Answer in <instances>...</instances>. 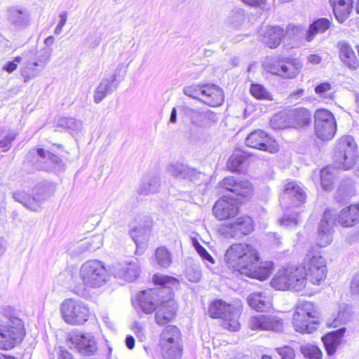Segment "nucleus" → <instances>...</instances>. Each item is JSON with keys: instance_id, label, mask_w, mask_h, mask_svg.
<instances>
[{"instance_id": "obj_5", "label": "nucleus", "mask_w": 359, "mask_h": 359, "mask_svg": "<svg viewBox=\"0 0 359 359\" xmlns=\"http://www.w3.org/2000/svg\"><path fill=\"white\" fill-rule=\"evenodd\" d=\"M291 323L294 330L300 334H311L320 323L318 306L311 301L298 302L293 308Z\"/></svg>"}, {"instance_id": "obj_55", "label": "nucleus", "mask_w": 359, "mask_h": 359, "mask_svg": "<svg viewBox=\"0 0 359 359\" xmlns=\"http://www.w3.org/2000/svg\"><path fill=\"white\" fill-rule=\"evenodd\" d=\"M54 41V37L53 36H50L45 39L44 43L46 46H50L53 43Z\"/></svg>"}, {"instance_id": "obj_12", "label": "nucleus", "mask_w": 359, "mask_h": 359, "mask_svg": "<svg viewBox=\"0 0 359 359\" xmlns=\"http://www.w3.org/2000/svg\"><path fill=\"white\" fill-rule=\"evenodd\" d=\"M245 144L250 148L272 154L278 153L280 148L275 137L262 129L250 132L245 138Z\"/></svg>"}, {"instance_id": "obj_35", "label": "nucleus", "mask_w": 359, "mask_h": 359, "mask_svg": "<svg viewBox=\"0 0 359 359\" xmlns=\"http://www.w3.org/2000/svg\"><path fill=\"white\" fill-rule=\"evenodd\" d=\"M152 283L154 285L160 286L164 290L167 287H170L179 284L177 278L167 275L155 273L152 277Z\"/></svg>"}, {"instance_id": "obj_33", "label": "nucleus", "mask_w": 359, "mask_h": 359, "mask_svg": "<svg viewBox=\"0 0 359 359\" xmlns=\"http://www.w3.org/2000/svg\"><path fill=\"white\" fill-rule=\"evenodd\" d=\"M269 124L274 130L291 128L290 111H280L274 114L269 120Z\"/></svg>"}, {"instance_id": "obj_4", "label": "nucleus", "mask_w": 359, "mask_h": 359, "mask_svg": "<svg viewBox=\"0 0 359 359\" xmlns=\"http://www.w3.org/2000/svg\"><path fill=\"white\" fill-rule=\"evenodd\" d=\"M330 224L346 229L352 228L359 224V202L344 207L337 217H334L332 209L327 208L324 211L318 235V245L321 248L328 245L332 242L331 235L325 231L326 227Z\"/></svg>"}, {"instance_id": "obj_23", "label": "nucleus", "mask_w": 359, "mask_h": 359, "mask_svg": "<svg viewBox=\"0 0 359 359\" xmlns=\"http://www.w3.org/2000/svg\"><path fill=\"white\" fill-rule=\"evenodd\" d=\"M227 227L230 229L232 236L236 235L247 236L250 234L255 229V222L252 217L248 215H242L231 220Z\"/></svg>"}, {"instance_id": "obj_39", "label": "nucleus", "mask_w": 359, "mask_h": 359, "mask_svg": "<svg viewBox=\"0 0 359 359\" xmlns=\"http://www.w3.org/2000/svg\"><path fill=\"white\" fill-rule=\"evenodd\" d=\"M155 259L157 263L163 267H167L172 263L171 253L165 246L156 248Z\"/></svg>"}, {"instance_id": "obj_24", "label": "nucleus", "mask_w": 359, "mask_h": 359, "mask_svg": "<svg viewBox=\"0 0 359 359\" xmlns=\"http://www.w3.org/2000/svg\"><path fill=\"white\" fill-rule=\"evenodd\" d=\"M337 47L339 50V57L343 64L350 69H357L359 67V60L351 45L346 41H340Z\"/></svg>"}, {"instance_id": "obj_60", "label": "nucleus", "mask_w": 359, "mask_h": 359, "mask_svg": "<svg viewBox=\"0 0 359 359\" xmlns=\"http://www.w3.org/2000/svg\"><path fill=\"white\" fill-rule=\"evenodd\" d=\"M262 359H272V356L269 355L264 354L262 356Z\"/></svg>"}, {"instance_id": "obj_62", "label": "nucleus", "mask_w": 359, "mask_h": 359, "mask_svg": "<svg viewBox=\"0 0 359 359\" xmlns=\"http://www.w3.org/2000/svg\"><path fill=\"white\" fill-rule=\"evenodd\" d=\"M34 66H37L38 63L37 62H34Z\"/></svg>"}, {"instance_id": "obj_10", "label": "nucleus", "mask_w": 359, "mask_h": 359, "mask_svg": "<svg viewBox=\"0 0 359 359\" xmlns=\"http://www.w3.org/2000/svg\"><path fill=\"white\" fill-rule=\"evenodd\" d=\"M167 291L156 287H149L139 291L132 300L136 309L145 314H152L164 299Z\"/></svg>"}, {"instance_id": "obj_51", "label": "nucleus", "mask_w": 359, "mask_h": 359, "mask_svg": "<svg viewBox=\"0 0 359 359\" xmlns=\"http://www.w3.org/2000/svg\"><path fill=\"white\" fill-rule=\"evenodd\" d=\"M307 60L312 65H318L322 61V57L318 54H311L307 57Z\"/></svg>"}, {"instance_id": "obj_57", "label": "nucleus", "mask_w": 359, "mask_h": 359, "mask_svg": "<svg viewBox=\"0 0 359 359\" xmlns=\"http://www.w3.org/2000/svg\"><path fill=\"white\" fill-rule=\"evenodd\" d=\"M304 92V90L302 89V88H300V89H298L295 91H293L291 95H293V96H296V95H302Z\"/></svg>"}, {"instance_id": "obj_40", "label": "nucleus", "mask_w": 359, "mask_h": 359, "mask_svg": "<svg viewBox=\"0 0 359 359\" xmlns=\"http://www.w3.org/2000/svg\"><path fill=\"white\" fill-rule=\"evenodd\" d=\"M301 353L306 359H323V353L321 349L315 344H306L300 348Z\"/></svg>"}, {"instance_id": "obj_25", "label": "nucleus", "mask_w": 359, "mask_h": 359, "mask_svg": "<svg viewBox=\"0 0 359 359\" xmlns=\"http://www.w3.org/2000/svg\"><path fill=\"white\" fill-rule=\"evenodd\" d=\"M248 306L257 312H262L273 304L272 298L264 292H253L246 299Z\"/></svg>"}, {"instance_id": "obj_16", "label": "nucleus", "mask_w": 359, "mask_h": 359, "mask_svg": "<svg viewBox=\"0 0 359 359\" xmlns=\"http://www.w3.org/2000/svg\"><path fill=\"white\" fill-rule=\"evenodd\" d=\"M219 193H237L239 200H248L253 194V187L248 180H239L233 176L222 178L217 184Z\"/></svg>"}, {"instance_id": "obj_36", "label": "nucleus", "mask_w": 359, "mask_h": 359, "mask_svg": "<svg viewBox=\"0 0 359 359\" xmlns=\"http://www.w3.org/2000/svg\"><path fill=\"white\" fill-rule=\"evenodd\" d=\"M314 91L320 97L325 100H333L334 99V93L331 83L324 81L317 84L314 88Z\"/></svg>"}, {"instance_id": "obj_18", "label": "nucleus", "mask_w": 359, "mask_h": 359, "mask_svg": "<svg viewBox=\"0 0 359 359\" xmlns=\"http://www.w3.org/2000/svg\"><path fill=\"white\" fill-rule=\"evenodd\" d=\"M254 154L243 148L234 149L226 163V168L232 173H241L253 162Z\"/></svg>"}, {"instance_id": "obj_26", "label": "nucleus", "mask_w": 359, "mask_h": 359, "mask_svg": "<svg viewBox=\"0 0 359 359\" xmlns=\"http://www.w3.org/2000/svg\"><path fill=\"white\" fill-rule=\"evenodd\" d=\"M346 328L341 327L335 331L330 332L322 337L325 349L328 355H332L337 352L338 346L341 344Z\"/></svg>"}, {"instance_id": "obj_41", "label": "nucleus", "mask_w": 359, "mask_h": 359, "mask_svg": "<svg viewBox=\"0 0 359 359\" xmlns=\"http://www.w3.org/2000/svg\"><path fill=\"white\" fill-rule=\"evenodd\" d=\"M111 81L107 80L99 84L94 94V100L96 103L100 102L111 90Z\"/></svg>"}, {"instance_id": "obj_15", "label": "nucleus", "mask_w": 359, "mask_h": 359, "mask_svg": "<svg viewBox=\"0 0 359 359\" xmlns=\"http://www.w3.org/2000/svg\"><path fill=\"white\" fill-rule=\"evenodd\" d=\"M302 67V62L297 57H280L269 65L268 71L282 78L293 79L299 75Z\"/></svg>"}, {"instance_id": "obj_61", "label": "nucleus", "mask_w": 359, "mask_h": 359, "mask_svg": "<svg viewBox=\"0 0 359 359\" xmlns=\"http://www.w3.org/2000/svg\"><path fill=\"white\" fill-rule=\"evenodd\" d=\"M355 8H356L357 13H359V0H357Z\"/></svg>"}, {"instance_id": "obj_47", "label": "nucleus", "mask_w": 359, "mask_h": 359, "mask_svg": "<svg viewBox=\"0 0 359 359\" xmlns=\"http://www.w3.org/2000/svg\"><path fill=\"white\" fill-rule=\"evenodd\" d=\"M14 137L11 136H7L0 140V148L1 149V151H8L10 149Z\"/></svg>"}, {"instance_id": "obj_14", "label": "nucleus", "mask_w": 359, "mask_h": 359, "mask_svg": "<svg viewBox=\"0 0 359 359\" xmlns=\"http://www.w3.org/2000/svg\"><path fill=\"white\" fill-rule=\"evenodd\" d=\"M178 310L179 305L175 299V292L172 290H169L164 299L154 312L156 323L159 326L168 325V323L176 318Z\"/></svg>"}, {"instance_id": "obj_8", "label": "nucleus", "mask_w": 359, "mask_h": 359, "mask_svg": "<svg viewBox=\"0 0 359 359\" xmlns=\"http://www.w3.org/2000/svg\"><path fill=\"white\" fill-rule=\"evenodd\" d=\"M300 27L293 24L285 27L280 25H268L262 30L259 37L262 43L269 49L278 48L287 38L298 36Z\"/></svg>"}, {"instance_id": "obj_50", "label": "nucleus", "mask_w": 359, "mask_h": 359, "mask_svg": "<svg viewBox=\"0 0 359 359\" xmlns=\"http://www.w3.org/2000/svg\"><path fill=\"white\" fill-rule=\"evenodd\" d=\"M57 359H75L74 355L72 353H70L69 351L60 348L58 355H57Z\"/></svg>"}, {"instance_id": "obj_31", "label": "nucleus", "mask_w": 359, "mask_h": 359, "mask_svg": "<svg viewBox=\"0 0 359 359\" xmlns=\"http://www.w3.org/2000/svg\"><path fill=\"white\" fill-rule=\"evenodd\" d=\"M331 25V20L326 18H320L311 23L306 32V40L311 41L314 36L319 34L327 31Z\"/></svg>"}, {"instance_id": "obj_44", "label": "nucleus", "mask_w": 359, "mask_h": 359, "mask_svg": "<svg viewBox=\"0 0 359 359\" xmlns=\"http://www.w3.org/2000/svg\"><path fill=\"white\" fill-rule=\"evenodd\" d=\"M193 245L196 252L199 254V255L203 260L208 261L212 264L214 263L215 261L212 257L207 251V250L202 245L200 244V243L196 239L194 240Z\"/></svg>"}, {"instance_id": "obj_22", "label": "nucleus", "mask_w": 359, "mask_h": 359, "mask_svg": "<svg viewBox=\"0 0 359 359\" xmlns=\"http://www.w3.org/2000/svg\"><path fill=\"white\" fill-rule=\"evenodd\" d=\"M203 95L200 100L210 107L221 106L224 102V93L223 89L217 85L203 84Z\"/></svg>"}, {"instance_id": "obj_58", "label": "nucleus", "mask_w": 359, "mask_h": 359, "mask_svg": "<svg viewBox=\"0 0 359 359\" xmlns=\"http://www.w3.org/2000/svg\"><path fill=\"white\" fill-rule=\"evenodd\" d=\"M4 359H16V358L12 355H4Z\"/></svg>"}, {"instance_id": "obj_37", "label": "nucleus", "mask_w": 359, "mask_h": 359, "mask_svg": "<svg viewBox=\"0 0 359 359\" xmlns=\"http://www.w3.org/2000/svg\"><path fill=\"white\" fill-rule=\"evenodd\" d=\"M15 198L24 204L28 208L34 211L40 208V201L27 193L17 192L14 194Z\"/></svg>"}, {"instance_id": "obj_59", "label": "nucleus", "mask_w": 359, "mask_h": 359, "mask_svg": "<svg viewBox=\"0 0 359 359\" xmlns=\"http://www.w3.org/2000/svg\"><path fill=\"white\" fill-rule=\"evenodd\" d=\"M22 76H23V78H24V81H25V82L28 81L32 78V76H29V75L26 76V75H25V74H22Z\"/></svg>"}, {"instance_id": "obj_38", "label": "nucleus", "mask_w": 359, "mask_h": 359, "mask_svg": "<svg viewBox=\"0 0 359 359\" xmlns=\"http://www.w3.org/2000/svg\"><path fill=\"white\" fill-rule=\"evenodd\" d=\"M102 236L100 234H94L86 237L82 241L81 248L84 250L94 251L102 246Z\"/></svg>"}, {"instance_id": "obj_9", "label": "nucleus", "mask_w": 359, "mask_h": 359, "mask_svg": "<svg viewBox=\"0 0 359 359\" xmlns=\"http://www.w3.org/2000/svg\"><path fill=\"white\" fill-rule=\"evenodd\" d=\"M357 144L351 135H344L337 143L334 160L337 166L344 170L352 168L357 162Z\"/></svg>"}, {"instance_id": "obj_11", "label": "nucleus", "mask_w": 359, "mask_h": 359, "mask_svg": "<svg viewBox=\"0 0 359 359\" xmlns=\"http://www.w3.org/2000/svg\"><path fill=\"white\" fill-rule=\"evenodd\" d=\"M337 130V123L334 114L325 109L319 108L314 114V132L323 141L332 140Z\"/></svg>"}, {"instance_id": "obj_28", "label": "nucleus", "mask_w": 359, "mask_h": 359, "mask_svg": "<svg viewBox=\"0 0 359 359\" xmlns=\"http://www.w3.org/2000/svg\"><path fill=\"white\" fill-rule=\"evenodd\" d=\"M337 20L344 22L351 13L353 0H329Z\"/></svg>"}, {"instance_id": "obj_20", "label": "nucleus", "mask_w": 359, "mask_h": 359, "mask_svg": "<svg viewBox=\"0 0 359 359\" xmlns=\"http://www.w3.org/2000/svg\"><path fill=\"white\" fill-rule=\"evenodd\" d=\"M67 341L83 355H90L96 350V344L93 337L78 331L69 332L67 337Z\"/></svg>"}, {"instance_id": "obj_46", "label": "nucleus", "mask_w": 359, "mask_h": 359, "mask_svg": "<svg viewBox=\"0 0 359 359\" xmlns=\"http://www.w3.org/2000/svg\"><path fill=\"white\" fill-rule=\"evenodd\" d=\"M21 61L22 57L20 56H16L14 57L13 60L7 62L3 67V69L7 72L8 73H11L18 68V63H20Z\"/></svg>"}, {"instance_id": "obj_13", "label": "nucleus", "mask_w": 359, "mask_h": 359, "mask_svg": "<svg viewBox=\"0 0 359 359\" xmlns=\"http://www.w3.org/2000/svg\"><path fill=\"white\" fill-rule=\"evenodd\" d=\"M241 201L231 196L218 198L212 206V214L219 221L233 220L241 212Z\"/></svg>"}, {"instance_id": "obj_53", "label": "nucleus", "mask_w": 359, "mask_h": 359, "mask_svg": "<svg viewBox=\"0 0 359 359\" xmlns=\"http://www.w3.org/2000/svg\"><path fill=\"white\" fill-rule=\"evenodd\" d=\"M126 344L129 349H133L135 344L134 337L133 336H128L126 339Z\"/></svg>"}, {"instance_id": "obj_54", "label": "nucleus", "mask_w": 359, "mask_h": 359, "mask_svg": "<svg viewBox=\"0 0 359 359\" xmlns=\"http://www.w3.org/2000/svg\"><path fill=\"white\" fill-rule=\"evenodd\" d=\"M170 121L172 123H175L177 121V109L175 107H173L170 114Z\"/></svg>"}, {"instance_id": "obj_3", "label": "nucleus", "mask_w": 359, "mask_h": 359, "mask_svg": "<svg viewBox=\"0 0 359 359\" xmlns=\"http://www.w3.org/2000/svg\"><path fill=\"white\" fill-rule=\"evenodd\" d=\"M27 334L24 320L15 314L13 308H4L0 313V350L8 351L19 346Z\"/></svg>"}, {"instance_id": "obj_30", "label": "nucleus", "mask_w": 359, "mask_h": 359, "mask_svg": "<svg viewBox=\"0 0 359 359\" xmlns=\"http://www.w3.org/2000/svg\"><path fill=\"white\" fill-rule=\"evenodd\" d=\"M242 309L233 307L231 311L221 319V326L229 332H237L241 329V318Z\"/></svg>"}, {"instance_id": "obj_1", "label": "nucleus", "mask_w": 359, "mask_h": 359, "mask_svg": "<svg viewBox=\"0 0 359 359\" xmlns=\"http://www.w3.org/2000/svg\"><path fill=\"white\" fill-rule=\"evenodd\" d=\"M328 273L327 261L325 255L314 249L309 250L298 265L280 267L270 281L276 290L299 292L308 285H321Z\"/></svg>"}, {"instance_id": "obj_6", "label": "nucleus", "mask_w": 359, "mask_h": 359, "mask_svg": "<svg viewBox=\"0 0 359 359\" xmlns=\"http://www.w3.org/2000/svg\"><path fill=\"white\" fill-rule=\"evenodd\" d=\"M158 346L163 359H183V335L179 327L166 325L158 336Z\"/></svg>"}, {"instance_id": "obj_29", "label": "nucleus", "mask_w": 359, "mask_h": 359, "mask_svg": "<svg viewBox=\"0 0 359 359\" xmlns=\"http://www.w3.org/2000/svg\"><path fill=\"white\" fill-rule=\"evenodd\" d=\"M234 306L223 299H216L210 302L208 313L212 319H222L229 313Z\"/></svg>"}, {"instance_id": "obj_48", "label": "nucleus", "mask_w": 359, "mask_h": 359, "mask_svg": "<svg viewBox=\"0 0 359 359\" xmlns=\"http://www.w3.org/2000/svg\"><path fill=\"white\" fill-rule=\"evenodd\" d=\"M243 4L253 8H259L264 6L266 0H241Z\"/></svg>"}, {"instance_id": "obj_2", "label": "nucleus", "mask_w": 359, "mask_h": 359, "mask_svg": "<svg viewBox=\"0 0 359 359\" xmlns=\"http://www.w3.org/2000/svg\"><path fill=\"white\" fill-rule=\"evenodd\" d=\"M259 251L246 243H236L230 245L224 256L227 269L233 273H239L250 278L264 281L268 279L275 269L271 261H261Z\"/></svg>"}, {"instance_id": "obj_42", "label": "nucleus", "mask_w": 359, "mask_h": 359, "mask_svg": "<svg viewBox=\"0 0 359 359\" xmlns=\"http://www.w3.org/2000/svg\"><path fill=\"white\" fill-rule=\"evenodd\" d=\"M139 275L140 268L136 264L129 263L123 269V276L130 282L135 280Z\"/></svg>"}, {"instance_id": "obj_56", "label": "nucleus", "mask_w": 359, "mask_h": 359, "mask_svg": "<svg viewBox=\"0 0 359 359\" xmlns=\"http://www.w3.org/2000/svg\"><path fill=\"white\" fill-rule=\"evenodd\" d=\"M36 151H37L38 155L40 157H41V158H45L46 157V151H45V150L43 149L39 148V149H37Z\"/></svg>"}, {"instance_id": "obj_27", "label": "nucleus", "mask_w": 359, "mask_h": 359, "mask_svg": "<svg viewBox=\"0 0 359 359\" xmlns=\"http://www.w3.org/2000/svg\"><path fill=\"white\" fill-rule=\"evenodd\" d=\"M291 128L302 129L311 123V112L305 107L290 110Z\"/></svg>"}, {"instance_id": "obj_43", "label": "nucleus", "mask_w": 359, "mask_h": 359, "mask_svg": "<svg viewBox=\"0 0 359 359\" xmlns=\"http://www.w3.org/2000/svg\"><path fill=\"white\" fill-rule=\"evenodd\" d=\"M203 84L191 85L184 88V93L186 95L196 98L200 100L203 95Z\"/></svg>"}, {"instance_id": "obj_7", "label": "nucleus", "mask_w": 359, "mask_h": 359, "mask_svg": "<svg viewBox=\"0 0 359 359\" xmlns=\"http://www.w3.org/2000/svg\"><path fill=\"white\" fill-rule=\"evenodd\" d=\"M62 320L68 325L80 326L85 324L91 317V310L83 302L68 298L60 305Z\"/></svg>"}, {"instance_id": "obj_49", "label": "nucleus", "mask_w": 359, "mask_h": 359, "mask_svg": "<svg viewBox=\"0 0 359 359\" xmlns=\"http://www.w3.org/2000/svg\"><path fill=\"white\" fill-rule=\"evenodd\" d=\"M66 22H67V14L65 13H61L60 15V22L55 29V32L56 34H59L61 32V30L62 29V27L66 24Z\"/></svg>"}, {"instance_id": "obj_34", "label": "nucleus", "mask_w": 359, "mask_h": 359, "mask_svg": "<svg viewBox=\"0 0 359 359\" xmlns=\"http://www.w3.org/2000/svg\"><path fill=\"white\" fill-rule=\"evenodd\" d=\"M250 93L251 95L259 100H273L271 93L263 85L257 83H252L250 87Z\"/></svg>"}, {"instance_id": "obj_52", "label": "nucleus", "mask_w": 359, "mask_h": 359, "mask_svg": "<svg viewBox=\"0 0 359 359\" xmlns=\"http://www.w3.org/2000/svg\"><path fill=\"white\" fill-rule=\"evenodd\" d=\"M350 289L353 293L359 294V278L355 277L351 280Z\"/></svg>"}, {"instance_id": "obj_19", "label": "nucleus", "mask_w": 359, "mask_h": 359, "mask_svg": "<svg viewBox=\"0 0 359 359\" xmlns=\"http://www.w3.org/2000/svg\"><path fill=\"white\" fill-rule=\"evenodd\" d=\"M282 325V319L273 314L252 316L248 322L249 329L252 331H271Z\"/></svg>"}, {"instance_id": "obj_45", "label": "nucleus", "mask_w": 359, "mask_h": 359, "mask_svg": "<svg viewBox=\"0 0 359 359\" xmlns=\"http://www.w3.org/2000/svg\"><path fill=\"white\" fill-rule=\"evenodd\" d=\"M277 353L281 356V359H294L295 351L289 346H284L276 348Z\"/></svg>"}, {"instance_id": "obj_21", "label": "nucleus", "mask_w": 359, "mask_h": 359, "mask_svg": "<svg viewBox=\"0 0 359 359\" xmlns=\"http://www.w3.org/2000/svg\"><path fill=\"white\" fill-rule=\"evenodd\" d=\"M283 193L292 208H300L306 203V193L297 182L290 181L286 182Z\"/></svg>"}, {"instance_id": "obj_17", "label": "nucleus", "mask_w": 359, "mask_h": 359, "mask_svg": "<svg viewBox=\"0 0 359 359\" xmlns=\"http://www.w3.org/2000/svg\"><path fill=\"white\" fill-rule=\"evenodd\" d=\"M107 270L102 262L90 260L81 268V278L83 283L92 287L100 286L104 281Z\"/></svg>"}, {"instance_id": "obj_32", "label": "nucleus", "mask_w": 359, "mask_h": 359, "mask_svg": "<svg viewBox=\"0 0 359 359\" xmlns=\"http://www.w3.org/2000/svg\"><path fill=\"white\" fill-rule=\"evenodd\" d=\"M335 167L326 165L320 170V182L323 190L330 191L333 189L335 182Z\"/></svg>"}]
</instances>
